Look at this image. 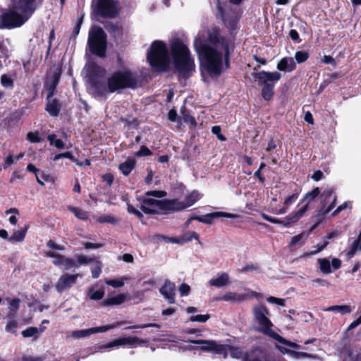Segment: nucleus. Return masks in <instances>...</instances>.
<instances>
[{
  "mask_svg": "<svg viewBox=\"0 0 361 361\" xmlns=\"http://www.w3.org/2000/svg\"><path fill=\"white\" fill-rule=\"evenodd\" d=\"M194 47L201 61L202 66L212 77H219L224 68L228 66L230 48L233 49L228 39L219 35L216 32L209 34L205 42L197 37Z\"/></svg>",
  "mask_w": 361,
  "mask_h": 361,
  "instance_id": "nucleus-1",
  "label": "nucleus"
},
{
  "mask_svg": "<svg viewBox=\"0 0 361 361\" xmlns=\"http://www.w3.org/2000/svg\"><path fill=\"white\" fill-rule=\"evenodd\" d=\"M85 69L92 87L102 95L116 91L137 87L139 78L136 73L127 69L119 70L113 73L107 79V85L97 81V78L102 76L105 70L94 62L87 63Z\"/></svg>",
  "mask_w": 361,
  "mask_h": 361,
  "instance_id": "nucleus-2",
  "label": "nucleus"
},
{
  "mask_svg": "<svg viewBox=\"0 0 361 361\" xmlns=\"http://www.w3.org/2000/svg\"><path fill=\"white\" fill-rule=\"evenodd\" d=\"M42 3L43 0H11L12 8L1 16L3 26L7 28L21 26Z\"/></svg>",
  "mask_w": 361,
  "mask_h": 361,
  "instance_id": "nucleus-3",
  "label": "nucleus"
},
{
  "mask_svg": "<svg viewBox=\"0 0 361 361\" xmlns=\"http://www.w3.org/2000/svg\"><path fill=\"white\" fill-rule=\"evenodd\" d=\"M252 314L255 323L259 326L257 329L259 332L269 336L276 341L278 343L285 345L286 347L293 349L300 348L298 344L286 340L272 329L274 325L269 318L270 312L265 305H257L254 306L252 308Z\"/></svg>",
  "mask_w": 361,
  "mask_h": 361,
  "instance_id": "nucleus-4",
  "label": "nucleus"
},
{
  "mask_svg": "<svg viewBox=\"0 0 361 361\" xmlns=\"http://www.w3.org/2000/svg\"><path fill=\"white\" fill-rule=\"evenodd\" d=\"M171 51L176 69L180 75L186 77L195 70V62L189 49L180 39H175L171 42Z\"/></svg>",
  "mask_w": 361,
  "mask_h": 361,
  "instance_id": "nucleus-5",
  "label": "nucleus"
},
{
  "mask_svg": "<svg viewBox=\"0 0 361 361\" xmlns=\"http://www.w3.org/2000/svg\"><path fill=\"white\" fill-rule=\"evenodd\" d=\"M166 195L163 190H152L145 192L142 198L141 209L145 214H158L173 211L172 201L159 200Z\"/></svg>",
  "mask_w": 361,
  "mask_h": 361,
  "instance_id": "nucleus-6",
  "label": "nucleus"
},
{
  "mask_svg": "<svg viewBox=\"0 0 361 361\" xmlns=\"http://www.w3.org/2000/svg\"><path fill=\"white\" fill-rule=\"evenodd\" d=\"M147 59L150 66L157 71H166L170 61L166 44L161 41H154L147 53Z\"/></svg>",
  "mask_w": 361,
  "mask_h": 361,
  "instance_id": "nucleus-7",
  "label": "nucleus"
},
{
  "mask_svg": "<svg viewBox=\"0 0 361 361\" xmlns=\"http://www.w3.org/2000/svg\"><path fill=\"white\" fill-rule=\"evenodd\" d=\"M88 45L90 51L100 56L106 55V35L102 28L94 27L89 33Z\"/></svg>",
  "mask_w": 361,
  "mask_h": 361,
  "instance_id": "nucleus-8",
  "label": "nucleus"
},
{
  "mask_svg": "<svg viewBox=\"0 0 361 361\" xmlns=\"http://www.w3.org/2000/svg\"><path fill=\"white\" fill-rule=\"evenodd\" d=\"M94 11L102 17H114L118 12L117 4L113 0H97L92 4Z\"/></svg>",
  "mask_w": 361,
  "mask_h": 361,
  "instance_id": "nucleus-9",
  "label": "nucleus"
},
{
  "mask_svg": "<svg viewBox=\"0 0 361 361\" xmlns=\"http://www.w3.org/2000/svg\"><path fill=\"white\" fill-rule=\"evenodd\" d=\"M147 343L148 341L147 339L140 338L136 336H128L114 340L113 341L102 345L101 348L108 349L120 345H128L130 348H136L137 346L142 345L143 344L147 345Z\"/></svg>",
  "mask_w": 361,
  "mask_h": 361,
  "instance_id": "nucleus-10",
  "label": "nucleus"
},
{
  "mask_svg": "<svg viewBox=\"0 0 361 361\" xmlns=\"http://www.w3.org/2000/svg\"><path fill=\"white\" fill-rule=\"evenodd\" d=\"M188 343L199 344L200 346H191L189 348L190 350H201L205 352L214 353L216 354H221L223 350V345L217 343L213 340H188Z\"/></svg>",
  "mask_w": 361,
  "mask_h": 361,
  "instance_id": "nucleus-11",
  "label": "nucleus"
},
{
  "mask_svg": "<svg viewBox=\"0 0 361 361\" xmlns=\"http://www.w3.org/2000/svg\"><path fill=\"white\" fill-rule=\"evenodd\" d=\"M45 256L53 258L52 263L65 271L74 268V259L66 257L52 251L46 252Z\"/></svg>",
  "mask_w": 361,
  "mask_h": 361,
  "instance_id": "nucleus-12",
  "label": "nucleus"
},
{
  "mask_svg": "<svg viewBox=\"0 0 361 361\" xmlns=\"http://www.w3.org/2000/svg\"><path fill=\"white\" fill-rule=\"evenodd\" d=\"M202 197V195L197 190H193L187 196H185L183 201L173 200V211L182 210L193 205Z\"/></svg>",
  "mask_w": 361,
  "mask_h": 361,
  "instance_id": "nucleus-13",
  "label": "nucleus"
},
{
  "mask_svg": "<svg viewBox=\"0 0 361 361\" xmlns=\"http://www.w3.org/2000/svg\"><path fill=\"white\" fill-rule=\"evenodd\" d=\"M255 78L260 85H274L281 80V74L277 71L268 72L262 71L255 74Z\"/></svg>",
  "mask_w": 361,
  "mask_h": 361,
  "instance_id": "nucleus-14",
  "label": "nucleus"
},
{
  "mask_svg": "<svg viewBox=\"0 0 361 361\" xmlns=\"http://www.w3.org/2000/svg\"><path fill=\"white\" fill-rule=\"evenodd\" d=\"M79 274H63L59 279L56 289L59 293H61L65 290L70 288L77 282Z\"/></svg>",
  "mask_w": 361,
  "mask_h": 361,
  "instance_id": "nucleus-15",
  "label": "nucleus"
},
{
  "mask_svg": "<svg viewBox=\"0 0 361 361\" xmlns=\"http://www.w3.org/2000/svg\"><path fill=\"white\" fill-rule=\"evenodd\" d=\"M219 217H226L229 219H236L238 215L224 212H215L212 213H209L203 216H194V220H197L199 222L211 225L213 224L212 219H216Z\"/></svg>",
  "mask_w": 361,
  "mask_h": 361,
  "instance_id": "nucleus-16",
  "label": "nucleus"
},
{
  "mask_svg": "<svg viewBox=\"0 0 361 361\" xmlns=\"http://www.w3.org/2000/svg\"><path fill=\"white\" fill-rule=\"evenodd\" d=\"M333 193V188H328L324 190L320 195L322 207L325 208L323 213L324 214H327L335 207L336 200V197L335 195L332 197V200L330 202V199Z\"/></svg>",
  "mask_w": 361,
  "mask_h": 361,
  "instance_id": "nucleus-17",
  "label": "nucleus"
},
{
  "mask_svg": "<svg viewBox=\"0 0 361 361\" xmlns=\"http://www.w3.org/2000/svg\"><path fill=\"white\" fill-rule=\"evenodd\" d=\"M160 293L168 300L169 304L175 303L176 285L169 280H165L164 285L159 289Z\"/></svg>",
  "mask_w": 361,
  "mask_h": 361,
  "instance_id": "nucleus-18",
  "label": "nucleus"
},
{
  "mask_svg": "<svg viewBox=\"0 0 361 361\" xmlns=\"http://www.w3.org/2000/svg\"><path fill=\"white\" fill-rule=\"evenodd\" d=\"M284 345L281 343H276V348L283 354H288L291 357L294 359H300V358H306V357H315V356L308 354L304 352H297L290 349L286 348Z\"/></svg>",
  "mask_w": 361,
  "mask_h": 361,
  "instance_id": "nucleus-19",
  "label": "nucleus"
},
{
  "mask_svg": "<svg viewBox=\"0 0 361 361\" xmlns=\"http://www.w3.org/2000/svg\"><path fill=\"white\" fill-rule=\"evenodd\" d=\"M230 283V277L226 272H221L216 277L212 278L209 281L211 286L216 288H222Z\"/></svg>",
  "mask_w": 361,
  "mask_h": 361,
  "instance_id": "nucleus-20",
  "label": "nucleus"
},
{
  "mask_svg": "<svg viewBox=\"0 0 361 361\" xmlns=\"http://www.w3.org/2000/svg\"><path fill=\"white\" fill-rule=\"evenodd\" d=\"M249 294L238 293L234 292L226 293L221 298H216V300H222L231 302H241L248 298Z\"/></svg>",
  "mask_w": 361,
  "mask_h": 361,
  "instance_id": "nucleus-21",
  "label": "nucleus"
},
{
  "mask_svg": "<svg viewBox=\"0 0 361 361\" xmlns=\"http://www.w3.org/2000/svg\"><path fill=\"white\" fill-rule=\"evenodd\" d=\"M280 71L291 72L296 68L295 62L292 57L283 58L276 66Z\"/></svg>",
  "mask_w": 361,
  "mask_h": 361,
  "instance_id": "nucleus-22",
  "label": "nucleus"
},
{
  "mask_svg": "<svg viewBox=\"0 0 361 361\" xmlns=\"http://www.w3.org/2000/svg\"><path fill=\"white\" fill-rule=\"evenodd\" d=\"M130 300L128 294L126 293H121L116 296L111 297L104 300L102 302V306H109V305H119L123 303L125 301Z\"/></svg>",
  "mask_w": 361,
  "mask_h": 361,
  "instance_id": "nucleus-23",
  "label": "nucleus"
},
{
  "mask_svg": "<svg viewBox=\"0 0 361 361\" xmlns=\"http://www.w3.org/2000/svg\"><path fill=\"white\" fill-rule=\"evenodd\" d=\"M223 350L221 354L224 355V357L230 356L233 358L239 359L243 356V352L238 347H235L229 345H223Z\"/></svg>",
  "mask_w": 361,
  "mask_h": 361,
  "instance_id": "nucleus-24",
  "label": "nucleus"
},
{
  "mask_svg": "<svg viewBox=\"0 0 361 361\" xmlns=\"http://www.w3.org/2000/svg\"><path fill=\"white\" fill-rule=\"evenodd\" d=\"M298 195L299 194L298 192H295L287 197L283 201L284 207L280 208L279 209H273L272 213L277 215H281L286 213L288 211V207L297 200Z\"/></svg>",
  "mask_w": 361,
  "mask_h": 361,
  "instance_id": "nucleus-25",
  "label": "nucleus"
},
{
  "mask_svg": "<svg viewBox=\"0 0 361 361\" xmlns=\"http://www.w3.org/2000/svg\"><path fill=\"white\" fill-rule=\"evenodd\" d=\"M353 310V307L349 305H332L323 309L325 312H338L341 315L350 314Z\"/></svg>",
  "mask_w": 361,
  "mask_h": 361,
  "instance_id": "nucleus-26",
  "label": "nucleus"
},
{
  "mask_svg": "<svg viewBox=\"0 0 361 361\" xmlns=\"http://www.w3.org/2000/svg\"><path fill=\"white\" fill-rule=\"evenodd\" d=\"M130 280L131 278L130 276H123L112 279H105L104 282L108 286H110L114 288H118L123 287L127 281Z\"/></svg>",
  "mask_w": 361,
  "mask_h": 361,
  "instance_id": "nucleus-27",
  "label": "nucleus"
},
{
  "mask_svg": "<svg viewBox=\"0 0 361 361\" xmlns=\"http://www.w3.org/2000/svg\"><path fill=\"white\" fill-rule=\"evenodd\" d=\"M135 161L133 159H128L119 165V169L124 176H128L135 168Z\"/></svg>",
  "mask_w": 361,
  "mask_h": 361,
  "instance_id": "nucleus-28",
  "label": "nucleus"
},
{
  "mask_svg": "<svg viewBox=\"0 0 361 361\" xmlns=\"http://www.w3.org/2000/svg\"><path fill=\"white\" fill-rule=\"evenodd\" d=\"M104 290L103 288H97L94 286L89 288L88 295L91 300H99L104 297Z\"/></svg>",
  "mask_w": 361,
  "mask_h": 361,
  "instance_id": "nucleus-29",
  "label": "nucleus"
},
{
  "mask_svg": "<svg viewBox=\"0 0 361 361\" xmlns=\"http://www.w3.org/2000/svg\"><path fill=\"white\" fill-rule=\"evenodd\" d=\"M27 229L28 226L26 225L23 229L15 231L8 240L9 242H22L26 235Z\"/></svg>",
  "mask_w": 361,
  "mask_h": 361,
  "instance_id": "nucleus-30",
  "label": "nucleus"
},
{
  "mask_svg": "<svg viewBox=\"0 0 361 361\" xmlns=\"http://www.w3.org/2000/svg\"><path fill=\"white\" fill-rule=\"evenodd\" d=\"M94 257H87L83 255H78L74 259V268H78L82 265H87L94 261Z\"/></svg>",
  "mask_w": 361,
  "mask_h": 361,
  "instance_id": "nucleus-31",
  "label": "nucleus"
},
{
  "mask_svg": "<svg viewBox=\"0 0 361 361\" xmlns=\"http://www.w3.org/2000/svg\"><path fill=\"white\" fill-rule=\"evenodd\" d=\"M126 322H118L115 324H109V325H105V326H98V327H93V328H90V332L92 334H96V333H99V332H105L108 330H110V329H113L114 328H116L118 326H119L120 325L126 323Z\"/></svg>",
  "mask_w": 361,
  "mask_h": 361,
  "instance_id": "nucleus-32",
  "label": "nucleus"
},
{
  "mask_svg": "<svg viewBox=\"0 0 361 361\" xmlns=\"http://www.w3.org/2000/svg\"><path fill=\"white\" fill-rule=\"evenodd\" d=\"M262 96L264 99L269 101L271 99L274 93V85H262Z\"/></svg>",
  "mask_w": 361,
  "mask_h": 361,
  "instance_id": "nucleus-33",
  "label": "nucleus"
},
{
  "mask_svg": "<svg viewBox=\"0 0 361 361\" xmlns=\"http://www.w3.org/2000/svg\"><path fill=\"white\" fill-rule=\"evenodd\" d=\"M317 262L319 264L320 271L324 274L331 273V262L327 258H319Z\"/></svg>",
  "mask_w": 361,
  "mask_h": 361,
  "instance_id": "nucleus-34",
  "label": "nucleus"
},
{
  "mask_svg": "<svg viewBox=\"0 0 361 361\" xmlns=\"http://www.w3.org/2000/svg\"><path fill=\"white\" fill-rule=\"evenodd\" d=\"M46 110L51 116H56L59 112V108L56 99H49L46 106Z\"/></svg>",
  "mask_w": 361,
  "mask_h": 361,
  "instance_id": "nucleus-35",
  "label": "nucleus"
},
{
  "mask_svg": "<svg viewBox=\"0 0 361 361\" xmlns=\"http://www.w3.org/2000/svg\"><path fill=\"white\" fill-rule=\"evenodd\" d=\"M92 263L90 267L92 276L94 279H97L102 273V262L95 258Z\"/></svg>",
  "mask_w": 361,
  "mask_h": 361,
  "instance_id": "nucleus-36",
  "label": "nucleus"
},
{
  "mask_svg": "<svg viewBox=\"0 0 361 361\" xmlns=\"http://www.w3.org/2000/svg\"><path fill=\"white\" fill-rule=\"evenodd\" d=\"M47 140L51 145H54L57 149L65 148V143L61 139H58L55 134H50L47 136Z\"/></svg>",
  "mask_w": 361,
  "mask_h": 361,
  "instance_id": "nucleus-37",
  "label": "nucleus"
},
{
  "mask_svg": "<svg viewBox=\"0 0 361 361\" xmlns=\"http://www.w3.org/2000/svg\"><path fill=\"white\" fill-rule=\"evenodd\" d=\"M96 221L99 223H109L113 225L116 224L118 222V220L109 214H104L97 218Z\"/></svg>",
  "mask_w": 361,
  "mask_h": 361,
  "instance_id": "nucleus-38",
  "label": "nucleus"
},
{
  "mask_svg": "<svg viewBox=\"0 0 361 361\" xmlns=\"http://www.w3.org/2000/svg\"><path fill=\"white\" fill-rule=\"evenodd\" d=\"M305 237L306 235L305 233H302L293 236L289 243V247H292L298 244L302 245L305 243Z\"/></svg>",
  "mask_w": 361,
  "mask_h": 361,
  "instance_id": "nucleus-39",
  "label": "nucleus"
},
{
  "mask_svg": "<svg viewBox=\"0 0 361 361\" xmlns=\"http://www.w3.org/2000/svg\"><path fill=\"white\" fill-rule=\"evenodd\" d=\"M1 85L5 88H13L14 82L11 77L6 74H3L1 76Z\"/></svg>",
  "mask_w": 361,
  "mask_h": 361,
  "instance_id": "nucleus-40",
  "label": "nucleus"
},
{
  "mask_svg": "<svg viewBox=\"0 0 361 361\" xmlns=\"http://www.w3.org/2000/svg\"><path fill=\"white\" fill-rule=\"evenodd\" d=\"M69 210L79 219L86 220L88 219L87 213L80 209L76 207H69Z\"/></svg>",
  "mask_w": 361,
  "mask_h": 361,
  "instance_id": "nucleus-41",
  "label": "nucleus"
},
{
  "mask_svg": "<svg viewBox=\"0 0 361 361\" xmlns=\"http://www.w3.org/2000/svg\"><path fill=\"white\" fill-rule=\"evenodd\" d=\"M22 335L25 338L37 337L39 335V329L34 326L28 327L22 331Z\"/></svg>",
  "mask_w": 361,
  "mask_h": 361,
  "instance_id": "nucleus-42",
  "label": "nucleus"
},
{
  "mask_svg": "<svg viewBox=\"0 0 361 361\" xmlns=\"http://www.w3.org/2000/svg\"><path fill=\"white\" fill-rule=\"evenodd\" d=\"M320 190L319 188H315L312 190L308 192L304 197L302 202H310L315 199L319 195Z\"/></svg>",
  "mask_w": 361,
  "mask_h": 361,
  "instance_id": "nucleus-43",
  "label": "nucleus"
},
{
  "mask_svg": "<svg viewBox=\"0 0 361 361\" xmlns=\"http://www.w3.org/2000/svg\"><path fill=\"white\" fill-rule=\"evenodd\" d=\"M90 335H92V334L90 332V329L76 330V331H73L71 333V336L74 338H85V337L89 336Z\"/></svg>",
  "mask_w": 361,
  "mask_h": 361,
  "instance_id": "nucleus-44",
  "label": "nucleus"
},
{
  "mask_svg": "<svg viewBox=\"0 0 361 361\" xmlns=\"http://www.w3.org/2000/svg\"><path fill=\"white\" fill-rule=\"evenodd\" d=\"M299 219L300 218L298 216L297 214L295 212H293L286 217V221H282V225L286 227L290 224L297 222Z\"/></svg>",
  "mask_w": 361,
  "mask_h": 361,
  "instance_id": "nucleus-45",
  "label": "nucleus"
},
{
  "mask_svg": "<svg viewBox=\"0 0 361 361\" xmlns=\"http://www.w3.org/2000/svg\"><path fill=\"white\" fill-rule=\"evenodd\" d=\"M309 54L305 51H296L295 59L298 63H301L307 60Z\"/></svg>",
  "mask_w": 361,
  "mask_h": 361,
  "instance_id": "nucleus-46",
  "label": "nucleus"
},
{
  "mask_svg": "<svg viewBox=\"0 0 361 361\" xmlns=\"http://www.w3.org/2000/svg\"><path fill=\"white\" fill-rule=\"evenodd\" d=\"M18 322L13 319H10L8 321L5 329L7 332L15 334L16 332Z\"/></svg>",
  "mask_w": 361,
  "mask_h": 361,
  "instance_id": "nucleus-47",
  "label": "nucleus"
},
{
  "mask_svg": "<svg viewBox=\"0 0 361 361\" xmlns=\"http://www.w3.org/2000/svg\"><path fill=\"white\" fill-rule=\"evenodd\" d=\"M9 302L8 309L11 312H16L20 307V300L18 298L7 299Z\"/></svg>",
  "mask_w": 361,
  "mask_h": 361,
  "instance_id": "nucleus-48",
  "label": "nucleus"
},
{
  "mask_svg": "<svg viewBox=\"0 0 361 361\" xmlns=\"http://www.w3.org/2000/svg\"><path fill=\"white\" fill-rule=\"evenodd\" d=\"M209 314L192 315L190 317V321L193 322H197L200 323H204L209 319Z\"/></svg>",
  "mask_w": 361,
  "mask_h": 361,
  "instance_id": "nucleus-49",
  "label": "nucleus"
},
{
  "mask_svg": "<svg viewBox=\"0 0 361 361\" xmlns=\"http://www.w3.org/2000/svg\"><path fill=\"white\" fill-rule=\"evenodd\" d=\"M242 361H262V360L257 356L255 352L251 351V352H246L243 355Z\"/></svg>",
  "mask_w": 361,
  "mask_h": 361,
  "instance_id": "nucleus-50",
  "label": "nucleus"
},
{
  "mask_svg": "<svg viewBox=\"0 0 361 361\" xmlns=\"http://www.w3.org/2000/svg\"><path fill=\"white\" fill-rule=\"evenodd\" d=\"M6 214H13L14 215H12L9 217V222L12 224V225H16L17 221H18V219L16 217V215L18 214V210L16 208H11L8 210L6 211Z\"/></svg>",
  "mask_w": 361,
  "mask_h": 361,
  "instance_id": "nucleus-51",
  "label": "nucleus"
},
{
  "mask_svg": "<svg viewBox=\"0 0 361 361\" xmlns=\"http://www.w3.org/2000/svg\"><path fill=\"white\" fill-rule=\"evenodd\" d=\"M59 78H60L59 75H58L57 73L54 74V75L53 77V79H52V81H51V85L49 86V92L48 97H47L48 99L49 97H52L53 92H54L55 87H56V85H57V84H58V82L59 81Z\"/></svg>",
  "mask_w": 361,
  "mask_h": 361,
  "instance_id": "nucleus-52",
  "label": "nucleus"
},
{
  "mask_svg": "<svg viewBox=\"0 0 361 361\" xmlns=\"http://www.w3.org/2000/svg\"><path fill=\"white\" fill-rule=\"evenodd\" d=\"M182 118L185 123H189L192 127H195L197 125L195 118L193 116L189 115L188 114L183 112L182 113Z\"/></svg>",
  "mask_w": 361,
  "mask_h": 361,
  "instance_id": "nucleus-53",
  "label": "nucleus"
},
{
  "mask_svg": "<svg viewBox=\"0 0 361 361\" xmlns=\"http://www.w3.org/2000/svg\"><path fill=\"white\" fill-rule=\"evenodd\" d=\"M327 244H328L327 242H324L323 244H322L320 245H317L318 248L316 250L311 251V252H305L302 255V257H310V256H312V255H314L319 253V252H321L322 250H323L326 247Z\"/></svg>",
  "mask_w": 361,
  "mask_h": 361,
  "instance_id": "nucleus-54",
  "label": "nucleus"
},
{
  "mask_svg": "<svg viewBox=\"0 0 361 361\" xmlns=\"http://www.w3.org/2000/svg\"><path fill=\"white\" fill-rule=\"evenodd\" d=\"M178 291L181 297L188 295L190 291V287L189 285L183 283L179 286Z\"/></svg>",
  "mask_w": 361,
  "mask_h": 361,
  "instance_id": "nucleus-55",
  "label": "nucleus"
},
{
  "mask_svg": "<svg viewBox=\"0 0 361 361\" xmlns=\"http://www.w3.org/2000/svg\"><path fill=\"white\" fill-rule=\"evenodd\" d=\"M147 327H159V325L157 324H145L142 325H134L129 326L125 328V329H145Z\"/></svg>",
  "mask_w": 361,
  "mask_h": 361,
  "instance_id": "nucleus-56",
  "label": "nucleus"
},
{
  "mask_svg": "<svg viewBox=\"0 0 361 361\" xmlns=\"http://www.w3.org/2000/svg\"><path fill=\"white\" fill-rule=\"evenodd\" d=\"M152 154L151 151L146 147L142 146L139 151L135 153L137 157L149 156Z\"/></svg>",
  "mask_w": 361,
  "mask_h": 361,
  "instance_id": "nucleus-57",
  "label": "nucleus"
},
{
  "mask_svg": "<svg viewBox=\"0 0 361 361\" xmlns=\"http://www.w3.org/2000/svg\"><path fill=\"white\" fill-rule=\"evenodd\" d=\"M261 216L266 221H269V222H271V223H273V224H281L282 225V221L279 219H276V218H273L271 216H269V215L264 214V213H262L261 214Z\"/></svg>",
  "mask_w": 361,
  "mask_h": 361,
  "instance_id": "nucleus-58",
  "label": "nucleus"
},
{
  "mask_svg": "<svg viewBox=\"0 0 361 361\" xmlns=\"http://www.w3.org/2000/svg\"><path fill=\"white\" fill-rule=\"evenodd\" d=\"M267 301L270 303L276 304L280 306H284L285 300L281 298H277L274 296H270L267 298Z\"/></svg>",
  "mask_w": 361,
  "mask_h": 361,
  "instance_id": "nucleus-59",
  "label": "nucleus"
},
{
  "mask_svg": "<svg viewBox=\"0 0 361 361\" xmlns=\"http://www.w3.org/2000/svg\"><path fill=\"white\" fill-rule=\"evenodd\" d=\"M27 138L28 140H30L32 142H41V139L39 138L37 132H30L27 135Z\"/></svg>",
  "mask_w": 361,
  "mask_h": 361,
  "instance_id": "nucleus-60",
  "label": "nucleus"
},
{
  "mask_svg": "<svg viewBox=\"0 0 361 361\" xmlns=\"http://www.w3.org/2000/svg\"><path fill=\"white\" fill-rule=\"evenodd\" d=\"M361 324V317L360 316L356 320L353 321L346 329V332L351 331Z\"/></svg>",
  "mask_w": 361,
  "mask_h": 361,
  "instance_id": "nucleus-61",
  "label": "nucleus"
},
{
  "mask_svg": "<svg viewBox=\"0 0 361 361\" xmlns=\"http://www.w3.org/2000/svg\"><path fill=\"white\" fill-rule=\"evenodd\" d=\"M345 361H361V354L357 353H351L349 355L348 358Z\"/></svg>",
  "mask_w": 361,
  "mask_h": 361,
  "instance_id": "nucleus-62",
  "label": "nucleus"
},
{
  "mask_svg": "<svg viewBox=\"0 0 361 361\" xmlns=\"http://www.w3.org/2000/svg\"><path fill=\"white\" fill-rule=\"evenodd\" d=\"M127 209L130 214H133L135 216H137L138 218L142 217V214L140 211L135 209L131 204H128Z\"/></svg>",
  "mask_w": 361,
  "mask_h": 361,
  "instance_id": "nucleus-63",
  "label": "nucleus"
},
{
  "mask_svg": "<svg viewBox=\"0 0 361 361\" xmlns=\"http://www.w3.org/2000/svg\"><path fill=\"white\" fill-rule=\"evenodd\" d=\"M44 358L39 356H24L22 361H43Z\"/></svg>",
  "mask_w": 361,
  "mask_h": 361,
  "instance_id": "nucleus-64",
  "label": "nucleus"
}]
</instances>
